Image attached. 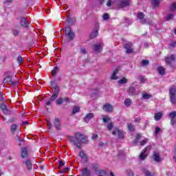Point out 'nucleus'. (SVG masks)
<instances>
[{
  "mask_svg": "<svg viewBox=\"0 0 176 176\" xmlns=\"http://www.w3.org/2000/svg\"><path fill=\"white\" fill-rule=\"evenodd\" d=\"M69 140L77 148H82V144H87V137L80 133H76L74 136H69Z\"/></svg>",
  "mask_w": 176,
  "mask_h": 176,
  "instance_id": "f257e3e1",
  "label": "nucleus"
},
{
  "mask_svg": "<svg viewBox=\"0 0 176 176\" xmlns=\"http://www.w3.org/2000/svg\"><path fill=\"white\" fill-rule=\"evenodd\" d=\"M64 32L66 38H67L69 41H72L73 39H75V33L72 32V29H71V27H66L64 30Z\"/></svg>",
  "mask_w": 176,
  "mask_h": 176,
  "instance_id": "f03ea898",
  "label": "nucleus"
},
{
  "mask_svg": "<svg viewBox=\"0 0 176 176\" xmlns=\"http://www.w3.org/2000/svg\"><path fill=\"white\" fill-rule=\"evenodd\" d=\"M170 101L171 104H175L176 103V89L175 87H171L169 89Z\"/></svg>",
  "mask_w": 176,
  "mask_h": 176,
  "instance_id": "7ed1b4c3",
  "label": "nucleus"
},
{
  "mask_svg": "<svg viewBox=\"0 0 176 176\" xmlns=\"http://www.w3.org/2000/svg\"><path fill=\"white\" fill-rule=\"evenodd\" d=\"M51 86L54 89V94H52L53 98H57L58 97V94L60 93V87L58 85H56V82L52 81L51 82Z\"/></svg>",
  "mask_w": 176,
  "mask_h": 176,
  "instance_id": "20e7f679",
  "label": "nucleus"
},
{
  "mask_svg": "<svg viewBox=\"0 0 176 176\" xmlns=\"http://www.w3.org/2000/svg\"><path fill=\"white\" fill-rule=\"evenodd\" d=\"M98 30H100V24L95 23L94 28L90 34V39H94L98 35Z\"/></svg>",
  "mask_w": 176,
  "mask_h": 176,
  "instance_id": "39448f33",
  "label": "nucleus"
},
{
  "mask_svg": "<svg viewBox=\"0 0 176 176\" xmlns=\"http://www.w3.org/2000/svg\"><path fill=\"white\" fill-rule=\"evenodd\" d=\"M113 135H116L118 134V138L120 140H123L124 138V133H123V131L120 130L118 127L114 128L113 131L112 132Z\"/></svg>",
  "mask_w": 176,
  "mask_h": 176,
  "instance_id": "423d86ee",
  "label": "nucleus"
},
{
  "mask_svg": "<svg viewBox=\"0 0 176 176\" xmlns=\"http://www.w3.org/2000/svg\"><path fill=\"white\" fill-rule=\"evenodd\" d=\"M30 155V153L28 152V148L27 147H22L21 148V157L22 159H27Z\"/></svg>",
  "mask_w": 176,
  "mask_h": 176,
  "instance_id": "0eeeda50",
  "label": "nucleus"
},
{
  "mask_svg": "<svg viewBox=\"0 0 176 176\" xmlns=\"http://www.w3.org/2000/svg\"><path fill=\"white\" fill-rule=\"evenodd\" d=\"M23 164L26 166L27 170L31 171L32 170V162L30 159H26L25 160L22 161Z\"/></svg>",
  "mask_w": 176,
  "mask_h": 176,
  "instance_id": "6e6552de",
  "label": "nucleus"
},
{
  "mask_svg": "<svg viewBox=\"0 0 176 176\" xmlns=\"http://www.w3.org/2000/svg\"><path fill=\"white\" fill-rule=\"evenodd\" d=\"M93 50L94 53L98 54L102 52V46L100 43H97L93 45Z\"/></svg>",
  "mask_w": 176,
  "mask_h": 176,
  "instance_id": "1a4fd4ad",
  "label": "nucleus"
},
{
  "mask_svg": "<svg viewBox=\"0 0 176 176\" xmlns=\"http://www.w3.org/2000/svg\"><path fill=\"white\" fill-rule=\"evenodd\" d=\"M79 156L84 163H87V162H89V155H87L84 151H80Z\"/></svg>",
  "mask_w": 176,
  "mask_h": 176,
  "instance_id": "9d476101",
  "label": "nucleus"
},
{
  "mask_svg": "<svg viewBox=\"0 0 176 176\" xmlns=\"http://www.w3.org/2000/svg\"><path fill=\"white\" fill-rule=\"evenodd\" d=\"M20 23L21 27H23V28H30V23L27 21V18L21 17L20 19Z\"/></svg>",
  "mask_w": 176,
  "mask_h": 176,
  "instance_id": "9b49d317",
  "label": "nucleus"
},
{
  "mask_svg": "<svg viewBox=\"0 0 176 176\" xmlns=\"http://www.w3.org/2000/svg\"><path fill=\"white\" fill-rule=\"evenodd\" d=\"M118 5L120 8H126L130 5V1L129 0H118Z\"/></svg>",
  "mask_w": 176,
  "mask_h": 176,
  "instance_id": "f8f14e48",
  "label": "nucleus"
},
{
  "mask_svg": "<svg viewBox=\"0 0 176 176\" xmlns=\"http://www.w3.org/2000/svg\"><path fill=\"white\" fill-rule=\"evenodd\" d=\"M54 127H55L56 130L60 131L61 130V122L58 118H55L53 122Z\"/></svg>",
  "mask_w": 176,
  "mask_h": 176,
  "instance_id": "ddd939ff",
  "label": "nucleus"
},
{
  "mask_svg": "<svg viewBox=\"0 0 176 176\" xmlns=\"http://www.w3.org/2000/svg\"><path fill=\"white\" fill-rule=\"evenodd\" d=\"M175 60V55L171 54L170 56H167L165 58V61L167 65H171V63Z\"/></svg>",
  "mask_w": 176,
  "mask_h": 176,
  "instance_id": "4468645a",
  "label": "nucleus"
},
{
  "mask_svg": "<svg viewBox=\"0 0 176 176\" xmlns=\"http://www.w3.org/2000/svg\"><path fill=\"white\" fill-rule=\"evenodd\" d=\"M144 17H145V14L143 12L138 13V20H140V23L142 24H146V19H145Z\"/></svg>",
  "mask_w": 176,
  "mask_h": 176,
  "instance_id": "2eb2a0df",
  "label": "nucleus"
},
{
  "mask_svg": "<svg viewBox=\"0 0 176 176\" xmlns=\"http://www.w3.org/2000/svg\"><path fill=\"white\" fill-rule=\"evenodd\" d=\"M102 109L104 112H112V111H113V107L107 103L103 105Z\"/></svg>",
  "mask_w": 176,
  "mask_h": 176,
  "instance_id": "dca6fc26",
  "label": "nucleus"
},
{
  "mask_svg": "<svg viewBox=\"0 0 176 176\" xmlns=\"http://www.w3.org/2000/svg\"><path fill=\"white\" fill-rule=\"evenodd\" d=\"M94 118V113H87L84 118V122H85V123H89V120H91V119H93Z\"/></svg>",
  "mask_w": 176,
  "mask_h": 176,
  "instance_id": "f3484780",
  "label": "nucleus"
},
{
  "mask_svg": "<svg viewBox=\"0 0 176 176\" xmlns=\"http://www.w3.org/2000/svg\"><path fill=\"white\" fill-rule=\"evenodd\" d=\"M148 151V148L145 147L141 154L140 155V160H145L146 157V155L145 154L146 153V151Z\"/></svg>",
  "mask_w": 176,
  "mask_h": 176,
  "instance_id": "a211bd4d",
  "label": "nucleus"
},
{
  "mask_svg": "<svg viewBox=\"0 0 176 176\" xmlns=\"http://www.w3.org/2000/svg\"><path fill=\"white\" fill-rule=\"evenodd\" d=\"M81 175L82 176H90V175H91V173H90V170H89V168H84L81 170Z\"/></svg>",
  "mask_w": 176,
  "mask_h": 176,
  "instance_id": "6ab92c4d",
  "label": "nucleus"
},
{
  "mask_svg": "<svg viewBox=\"0 0 176 176\" xmlns=\"http://www.w3.org/2000/svg\"><path fill=\"white\" fill-rule=\"evenodd\" d=\"M124 49H126V53H127L128 54L133 53V50H131V44L130 43L125 44Z\"/></svg>",
  "mask_w": 176,
  "mask_h": 176,
  "instance_id": "aec40b11",
  "label": "nucleus"
},
{
  "mask_svg": "<svg viewBox=\"0 0 176 176\" xmlns=\"http://www.w3.org/2000/svg\"><path fill=\"white\" fill-rule=\"evenodd\" d=\"M118 74H119V70L118 69H114L111 77L112 80H117L118 77L116 75H118Z\"/></svg>",
  "mask_w": 176,
  "mask_h": 176,
  "instance_id": "412c9836",
  "label": "nucleus"
},
{
  "mask_svg": "<svg viewBox=\"0 0 176 176\" xmlns=\"http://www.w3.org/2000/svg\"><path fill=\"white\" fill-rule=\"evenodd\" d=\"M162 0H151V3L154 8H159L160 6V2Z\"/></svg>",
  "mask_w": 176,
  "mask_h": 176,
  "instance_id": "4be33fe9",
  "label": "nucleus"
},
{
  "mask_svg": "<svg viewBox=\"0 0 176 176\" xmlns=\"http://www.w3.org/2000/svg\"><path fill=\"white\" fill-rule=\"evenodd\" d=\"M55 100H57V98H53V96H51V98L45 101V104L47 107H50V105H52V103L53 102V101H54Z\"/></svg>",
  "mask_w": 176,
  "mask_h": 176,
  "instance_id": "5701e85b",
  "label": "nucleus"
},
{
  "mask_svg": "<svg viewBox=\"0 0 176 176\" xmlns=\"http://www.w3.org/2000/svg\"><path fill=\"white\" fill-rule=\"evenodd\" d=\"M153 160H155V162H160V155H159V153L154 151Z\"/></svg>",
  "mask_w": 176,
  "mask_h": 176,
  "instance_id": "b1692460",
  "label": "nucleus"
},
{
  "mask_svg": "<svg viewBox=\"0 0 176 176\" xmlns=\"http://www.w3.org/2000/svg\"><path fill=\"white\" fill-rule=\"evenodd\" d=\"M162 116H163V114L161 112L156 113L154 116V119L156 122H159L162 119Z\"/></svg>",
  "mask_w": 176,
  "mask_h": 176,
  "instance_id": "393cba45",
  "label": "nucleus"
},
{
  "mask_svg": "<svg viewBox=\"0 0 176 176\" xmlns=\"http://www.w3.org/2000/svg\"><path fill=\"white\" fill-rule=\"evenodd\" d=\"M128 94L129 96H134L135 94V88L134 87H130L128 89Z\"/></svg>",
  "mask_w": 176,
  "mask_h": 176,
  "instance_id": "a878e982",
  "label": "nucleus"
},
{
  "mask_svg": "<svg viewBox=\"0 0 176 176\" xmlns=\"http://www.w3.org/2000/svg\"><path fill=\"white\" fill-rule=\"evenodd\" d=\"M10 130L12 134H14L17 130V125L16 124L11 125Z\"/></svg>",
  "mask_w": 176,
  "mask_h": 176,
  "instance_id": "bb28decb",
  "label": "nucleus"
},
{
  "mask_svg": "<svg viewBox=\"0 0 176 176\" xmlns=\"http://www.w3.org/2000/svg\"><path fill=\"white\" fill-rule=\"evenodd\" d=\"M157 72H158V74L160 75H164V73H165V70H164V67H162V66H160L158 68H157Z\"/></svg>",
  "mask_w": 176,
  "mask_h": 176,
  "instance_id": "cd10ccee",
  "label": "nucleus"
},
{
  "mask_svg": "<svg viewBox=\"0 0 176 176\" xmlns=\"http://www.w3.org/2000/svg\"><path fill=\"white\" fill-rule=\"evenodd\" d=\"M124 104L125 107H130V105H131V99L126 98L124 100Z\"/></svg>",
  "mask_w": 176,
  "mask_h": 176,
  "instance_id": "c85d7f7f",
  "label": "nucleus"
},
{
  "mask_svg": "<svg viewBox=\"0 0 176 176\" xmlns=\"http://www.w3.org/2000/svg\"><path fill=\"white\" fill-rule=\"evenodd\" d=\"M10 82H12V77L10 76L6 77L3 80V83H9Z\"/></svg>",
  "mask_w": 176,
  "mask_h": 176,
  "instance_id": "c756f323",
  "label": "nucleus"
},
{
  "mask_svg": "<svg viewBox=\"0 0 176 176\" xmlns=\"http://www.w3.org/2000/svg\"><path fill=\"white\" fill-rule=\"evenodd\" d=\"M118 85H125V83H127V78H123L118 81Z\"/></svg>",
  "mask_w": 176,
  "mask_h": 176,
  "instance_id": "7c9ffc66",
  "label": "nucleus"
},
{
  "mask_svg": "<svg viewBox=\"0 0 176 176\" xmlns=\"http://www.w3.org/2000/svg\"><path fill=\"white\" fill-rule=\"evenodd\" d=\"M80 107L78 106H74L73 108V115L78 113V112H80Z\"/></svg>",
  "mask_w": 176,
  "mask_h": 176,
  "instance_id": "2f4dec72",
  "label": "nucleus"
},
{
  "mask_svg": "<svg viewBox=\"0 0 176 176\" xmlns=\"http://www.w3.org/2000/svg\"><path fill=\"white\" fill-rule=\"evenodd\" d=\"M140 138H141V135H140V133H138L136 135V139L133 141L134 145H137V144H138Z\"/></svg>",
  "mask_w": 176,
  "mask_h": 176,
  "instance_id": "473e14b6",
  "label": "nucleus"
},
{
  "mask_svg": "<svg viewBox=\"0 0 176 176\" xmlns=\"http://www.w3.org/2000/svg\"><path fill=\"white\" fill-rule=\"evenodd\" d=\"M59 69L58 67H54V69L52 71V76H56L57 75V72H58Z\"/></svg>",
  "mask_w": 176,
  "mask_h": 176,
  "instance_id": "72a5a7b5",
  "label": "nucleus"
},
{
  "mask_svg": "<svg viewBox=\"0 0 176 176\" xmlns=\"http://www.w3.org/2000/svg\"><path fill=\"white\" fill-rule=\"evenodd\" d=\"M174 19V14L170 13L168 14L166 18V21H170V20H173Z\"/></svg>",
  "mask_w": 176,
  "mask_h": 176,
  "instance_id": "f704fd0d",
  "label": "nucleus"
},
{
  "mask_svg": "<svg viewBox=\"0 0 176 176\" xmlns=\"http://www.w3.org/2000/svg\"><path fill=\"white\" fill-rule=\"evenodd\" d=\"M142 98L144 100H149V98H152V95L150 94H144Z\"/></svg>",
  "mask_w": 176,
  "mask_h": 176,
  "instance_id": "c9c22d12",
  "label": "nucleus"
},
{
  "mask_svg": "<svg viewBox=\"0 0 176 176\" xmlns=\"http://www.w3.org/2000/svg\"><path fill=\"white\" fill-rule=\"evenodd\" d=\"M142 171L146 176H153V175H152V173H151V172L146 168H143Z\"/></svg>",
  "mask_w": 176,
  "mask_h": 176,
  "instance_id": "e433bc0d",
  "label": "nucleus"
},
{
  "mask_svg": "<svg viewBox=\"0 0 176 176\" xmlns=\"http://www.w3.org/2000/svg\"><path fill=\"white\" fill-rule=\"evenodd\" d=\"M102 120H103V123H108V122L111 121V118H109L107 116H102Z\"/></svg>",
  "mask_w": 176,
  "mask_h": 176,
  "instance_id": "4c0bfd02",
  "label": "nucleus"
},
{
  "mask_svg": "<svg viewBox=\"0 0 176 176\" xmlns=\"http://www.w3.org/2000/svg\"><path fill=\"white\" fill-rule=\"evenodd\" d=\"M168 116L170 119H175V118H176V111H173V112L170 113Z\"/></svg>",
  "mask_w": 176,
  "mask_h": 176,
  "instance_id": "58836bf2",
  "label": "nucleus"
},
{
  "mask_svg": "<svg viewBox=\"0 0 176 176\" xmlns=\"http://www.w3.org/2000/svg\"><path fill=\"white\" fill-rule=\"evenodd\" d=\"M66 21L67 23H68V24H70V25H72V24H74V19L71 17H67Z\"/></svg>",
  "mask_w": 176,
  "mask_h": 176,
  "instance_id": "ea45409f",
  "label": "nucleus"
},
{
  "mask_svg": "<svg viewBox=\"0 0 176 176\" xmlns=\"http://www.w3.org/2000/svg\"><path fill=\"white\" fill-rule=\"evenodd\" d=\"M107 129L111 131L113 129V122H109L107 126Z\"/></svg>",
  "mask_w": 176,
  "mask_h": 176,
  "instance_id": "a19ab883",
  "label": "nucleus"
},
{
  "mask_svg": "<svg viewBox=\"0 0 176 176\" xmlns=\"http://www.w3.org/2000/svg\"><path fill=\"white\" fill-rule=\"evenodd\" d=\"M56 103L57 104V105H61V104H63L64 101L63 98H58L56 101Z\"/></svg>",
  "mask_w": 176,
  "mask_h": 176,
  "instance_id": "79ce46f5",
  "label": "nucleus"
},
{
  "mask_svg": "<svg viewBox=\"0 0 176 176\" xmlns=\"http://www.w3.org/2000/svg\"><path fill=\"white\" fill-rule=\"evenodd\" d=\"M100 94V91L98 89L95 90L91 95V97L93 98V97H94V96H96V97H98V95Z\"/></svg>",
  "mask_w": 176,
  "mask_h": 176,
  "instance_id": "37998d69",
  "label": "nucleus"
},
{
  "mask_svg": "<svg viewBox=\"0 0 176 176\" xmlns=\"http://www.w3.org/2000/svg\"><path fill=\"white\" fill-rule=\"evenodd\" d=\"M148 141H149V140H148V138H145L144 140H142L140 142L141 146H144V145H145V144H146L148 142Z\"/></svg>",
  "mask_w": 176,
  "mask_h": 176,
  "instance_id": "c03bdc74",
  "label": "nucleus"
},
{
  "mask_svg": "<svg viewBox=\"0 0 176 176\" xmlns=\"http://www.w3.org/2000/svg\"><path fill=\"white\" fill-rule=\"evenodd\" d=\"M176 47V41H173L169 44L170 49H174Z\"/></svg>",
  "mask_w": 176,
  "mask_h": 176,
  "instance_id": "a18cd8bd",
  "label": "nucleus"
},
{
  "mask_svg": "<svg viewBox=\"0 0 176 176\" xmlns=\"http://www.w3.org/2000/svg\"><path fill=\"white\" fill-rule=\"evenodd\" d=\"M142 65H143V67H146V65H149V60H142Z\"/></svg>",
  "mask_w": 176,
  "mask_h": 176,
  "instance_id": "49530a36",
  "label": "nucleus"
},
{
  "mask_svg": "<svg viewBox=\"0 0 176 176\" xmlns=\"http://www.w3.org/2000/svg\"><path fill=\"white\" fill-rule=\"evenodd\" d=\"M113 2H115V0H108L106 5L108 8H109V7L112 6V3H113Z\"/></svg>",
  "mask_w": 176,
  "mask_h": 176,
  "instance_id": "de8ad7c7",
  "label": "nucleus"
},
{
  "mask_svg": "<svg viewBox=\"0 0 176 176\" xmlns=\"http://www.w3.org/2000/svg\"><path fill=\"white\" fill-rule=\"evenodd\" d=\"M14 140H16V141H19V142H23V141H24V140L20 138L19 135H16V136L14 138Z\"/></svg>",
  "mask_w": 176,
  "mask_h": 176,
  "instance_id": "09e8293b",
  "label": "nucleus"
},
{
  "mask_svg": "<svg viewBox=\"0 0 176 176\" xmlns=\"http://www.w3.org/2000/svg\"><path fill=\"white\" fill-rule=\"evenodd\" d=\"M128 129L129 131H134V125L131 124H128Z\"/></svg>",
  "mask_w": 176,
  "mask_h": 176,
  "instance_id": "8fccbe9b",
  "label": "nucleus"
},
{
  "mask_svg": "<svg viewBox=\"0 0 176 176\" xmlns=\"http://www.w3.org/2000/svg\"><path fill=\"white\" fill-rule=\"evenodd\" d=\"M13 32V35H14V36H19V34H20V31L17 30H14L12 31Z\"/></svg>",
  "mask_w": 176,
  "mask_h": 176,
  "instance_id": "3c124183",
  "label": "nucleus"
},
{
  "mask_svg": "<svg viewBox=\"0 0 176 176\" xmlns=\"http://www.w3.org/2000/svg\"><path fill=\"white\" fill-rule=\"evenodd\" d=\"M175 9H176V3L172 4L170 8V12H174Z\"/></svg>",
  "mask_w": 176,
  "mask_h": 176,
  "instance_id": "603ef678",
  "label": "nucleus"
},
{
  "mask_svg": "<svg viewBox=\"0 0 176 176\" xmlns=\"http://www.w3.org/2000/svg\"><path fill=\"white\" fill-rule=\"evenodd\" d=\"M17 62L19 63V64H23V57L21 56H18L17 58Z\"/></svg>",
  "mask_w": 176,
  "mask_h": 176,
  "instance_id": "864d4df0",
  "label": "nucleus"
},
{
  "mask_svg": "<svg viewBox=\"0 0 176 176\" xmlns=\"http://www.w3.org/2000/svg\"><path fill=\"white\" fill-rule=\"evenodd\" d=\"M8 109V107L6 106V104H2L1 105V111H4L6 109Z\"/></svg>",
  "mask_w": 176,
  "mask_h": 176,
  "instance_id": "5fc2aeb1",
  "label": "nucleus"
},
{
  "mask_svg": "<svg viewBox=\"0 0 176 176\" xmlns=\"http://www.w3.org/2000/svg\"><path fill=\"white\" fill-rule=\"evenodd\" d=\"M109 19V15L107 13L103 15V20H108Z\"/></svg>",
  "mask_w": 176,
  "mask_h": 176,
  "instance_id": "6e6d98bb",
  "label": "nucleus"
},
{
  "mask_svg": "<svg viewBox=\"0 0 176 176\" xmlns=\"http://www.w3.org/2000/svg\"><path fill=\"white\" fill-rule=\"evenodd\" d=\"M47 124L48 130L52 129V127H53V125H52V123H50V122L47 121Z\"/></svg>",
  "mask_w": 176,
  "mask_h": 176,
  "instance_id": "4d7b16f0",
  "label": "nucleus"
},
{
  "mask_svg": "<svg viewBox=\"0 0 176 176\" xmlns=\"http://www.w3.org/2000/svg\"><path fill=\"white\" fill-rule=\"evenodd\" d=\"M175 123H176V119L170 118V124H172V126H174V124H175Z\"/></svg>",
  "mask_w": 176,
  "mask_h": 176,
  "instance_id": "13d9d810",
  "label": "nucleus"
},
{
  "mask_svg": "<svg viewBox=\"0 0 176 176\" xmlns=\"http://www.w3.org/2000/svg\"><path fill=\"white\" fill-rule=\"evenodd\" d=\"M80 53L81 54H86V53H87L86 50L85 48H81L80 51Z\"/></svg>",
  "mask_w": 176,
  "mask_h": 176,
  "instance_id": "bf43d9fd",
  "label": "nucleus"
},
{
  "mask_svg": "<svg viewBox=\"0 0 176 176\" xmlns=\"http://www.w3.org/2000/svg\"><path fill=\"white\" fill-rule=\"evenodd\" d=\"M91 167L94 170H96V168H98V164H93Z\"/></svg>",
  "mask_w": 176,
  "mask_h": 176,
  "instance_id": "052dcab7",
  "label": "nucleus"
},
{
  "mask_svg": "<svg viewBox=\"0 0 176 176\" xmlns=\"http://www.w3.org/2000/svg\"><path fill=\"white\" fill-rule=\"evenodd\" d=\"M128 176H134V173H133V171L131 170H127Z\"/></svg>",
  "mask_w": 176,
  "mask_h": 176,
  "instance_id": "680f3d73",
  "label": "nucleus"
},
{
  "mask_svg": "<svg viewBox=\"0 0 176 176\" xmlns=\"http://www.w3.org/2000/svg\"><path fill=\"white\" fill-rule=\"evenodd\" d=\"M134 122H135V123H140V122H141V118H135L134 119Z\"/></svg>",
  "mask_w": 176,
  "mask_h": 176,
  "instance_id": "e2e57ef3",
  "label": "nucleus"
},
{
  "mask_svg": "<svg viewBox=\"0 0 176 176\" xmlns=\"http://www.w3.org/2000/svg\"><path fill=\"white\" fill-rule=\"evenodd\" d=\"M161 130H162V129H161L160 128H159V127L157 126V127L155 128V134H156V135L159 134V132L161 131Z\"/></svg>",
  "mask_w": 176,
  "mask_h": 176,
  "instance_id": "0e129e2a",
  "label": "nucleus"
},
{
  "mask_svg": "<svg viewBox=\"0 0 176 176\" xmlns=\"http://www.w3.org/2000/svg\"><path fill=\"white\" fill-rule=\"evenodd\" d=\"M65 166V163L63 162V161H59V167H64Z\"/></svg>",
  "mask_w": 176,
  "mask_h": 176,
  "instance_id": "69168bd1",
  "label": "nucleus"
},
{
  "mask_svg": "<svg viewBox=\"0 0 176 176\" xmlns=\"http://www.w3.org/2000/svg\"><path fill=\"white\" fill-rule=\"evenodd\" d=\"M3 112L6 113V115H10V111L8 109L4 110Z\"/></svg>",
  "mask_w": 176,
  "mask_h": 176,
  "instance_id": "338daca9",
  "label": "nucleus"
},
{
  "mask_svg": "<svg viewBox=\"0 0 176 176\" xmlns=\"http://www.w3.org/2000/svg\"><path fill=\"white\" fill-rule=\"evenodd\" d=\"M63 102H69V98H63Z\"/></svg>",
  "mask_w": 176,
  "mask_h": 176,
  "instance_id": "774afa93",
  "label": "nucleus"
}]
</instances>
